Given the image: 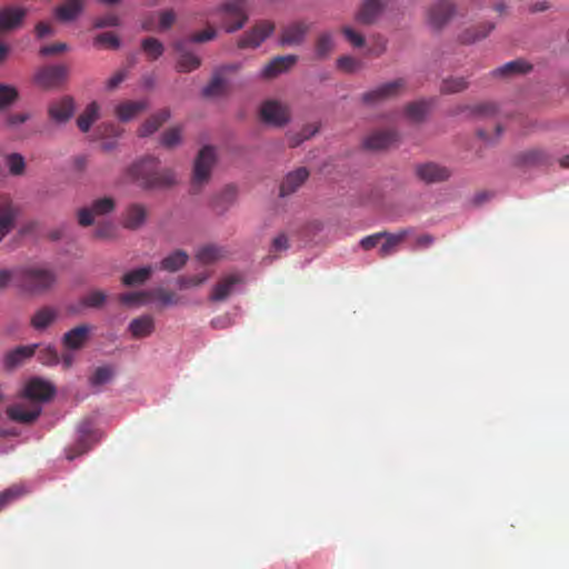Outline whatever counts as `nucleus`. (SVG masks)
Returning a JSON list of instances; mask_svg holds the SVG:
<instances>
[{
  "instance_id": "1",
  "label": "nucleus",
  "mask_w": 569,
  "mask_h": 569,
  "mask_svg": "<svg viewBox=\"0 0 569 569\" xmlns=\"http://www.w3.org/2000/svg\"><path fill=\"white\" fill-rule=\"evenodd\" d=\"M56 282L51 269L41 266H28L14 269V284L22 291L39 295L49 290Z\"/></svg>"
},
{
  "instance_id": "2",
  "label": "nucleus",
  "mask_w": 569,
  "mask_h": 569,
  "mask_svg": "<svg viewBox=\"0 0 569 569\" xmlns=\"http://www.w3.org/2000/svg\"><path fill=\"white\" fill-rule=\"evenodd\" d=\"M216 151L212 147L206 146L199 151L193 166V192H198L201 189V187L209 181L211 177V170L216 163Z\"/></svg>"
},
{
  "instance_id": "3",
  "label": "nucleus",
  "mask_w": 569,
  "mask_h": 569,
  "mask_svg": "<svg viewBox=\"0 0 569 569\" xmlns=\"http://www.w3.org/2000/svg\"><path fill=\"white\" fill-rule=\"evenodd\" d=\"M218 11L224 14L223 27L227 32L241 29L248 20L243 0H228Z\"/></svg>"
},
{
  "instance_id": "4",
  "label": "nucleus",
  "mask_w": 569,
  "mask_h": 569,
  "mask_svg": "<svg viewBox=\"0 0 569 569\" xmlns=\"http://www.w3.org/2000/svg\"><path fill=\"white\" fill-rule=\"evenodd\" d=\"M406 87V80L403 78H398L365 92L361 97V100L367 104H376L400 96Z\"/></svg>"
},
{
  "instance_id": "5",
  "label": "nucleus",
  "mask_w": 569,
  "mask_h": 569,
  "mask_svg": "<svg viewBox=\"0 0 569 569\" xmlns=\"http://www.w3.org/2000/svg\"><path fill=\"white\" fill-rule=\"evenodd\" d=\"M54 393L56 388L52 383L41 378H32L26 383L21 397L30 402L41 405V402L49 401Z\"/></svg>"
},
{
  "instance_id": "6",
  "label": "nucleus",
  "mask_w": 569,
  "mask_h": 569,
  "mask_svg": "<svg viewBox=\"0 0 569 569\" xmlns=\"http://www.w3.org/2000/svg\"><path fill=\"white\" fill-rule=\"evenodd\" d=\"M311 29V23L296 20L281 28L279 43L282 47L301 46Z\"/></svg>"
},
{
  "instance_id": "7",
  "label": "nucleus",
  "mask_w": 569,
  "mask_h": 569,
  "mask_svg": "<svg viewBox=\"0 0 569 569\" xmlns=\"http://www.w3.org/2000/svg\"><path fill=\"white\" fill-rule=\"evenodd\" d=\"M68 74L69 68L64 64L46 66L37 71L34 81L43 89H52L64 82Z\"/></svg>"
},
{
  "instance_id": "8",
  "label": "nucleus",
  "mask_w": 569,
  "mask_h": 569,
  "mask_svg": "<svg viewBox=\"0 0 569 569\" xmlns=\"http://www.w3.org/2000/svg\"><path fill=\"white\" fill-rule=\"evenodd\" d=\"M41 411V405L30 402L29 400L14 403L7 408L9 419L23 425L33 423L40 416Z\"/></svg>"
},
{
  "instance_id": "9",
  "label": "nucleus",
  "mask_w": 569,
  "mask_h": 569,
  "mask_svg": "<svg viewBox=\"0 0 569 569\" xmlns=\"http://www.w3.org/2000/svg\"><path fill=\"white\" fill-rule=\"evenodd\" d=\"M456 12L451 0H437L428 10V23L436 30L442 29Z\"/></svg>"
},
{
  "instance_id": "10",
  "label": "nucleus",
  "mask_w": 569,
  "mask_h": 569,
  "mask_svg": "<svg viewBox=\"0 0 569 569\" xmlns=\"http://www.w3.org/2000/svg\"><path fill=\"white\" fill-rule=\"evenodd\" d=\"M274 30V23L268 20L260 21L239 40V48H258Z\"/></svg>"
},
{
  "instance_id": "11",
  "label": "nucleus",
  "mask_w": 569,
  "mask_h": 569,
  "mask_svg": "<svg viewBox=\"0 0 569 569\" xmlns=\"http://www.w3.org/2000/svg\"><path fill=\"white\" fill-rule=\"evenodd\" d=\"M260 117L263 122L274 127L284 126L290 118L288 108L273 100L262 103L260 108Z\"/></svg>"
},
{
  "instance_id": "12",
  "label": "nucleus",
  "mask_w": 569,
  "mask_h": 569,
  "mask_svg": "<svg viewBox=\"0 0 569 569\" xmlns=\"http://www.w3.org/2000/svg\"><path fill=\"white\" fill-rule=\"evenodd\" d=\"M17 210L8 194L0 193V241L14 228Z\"/></svg>"
},
{
  "instance_id": "13",
  "label": "nucleus",
  "mask_w": 569,
  "mask_h": 569,
  "mask_svg": "<svg viewBox=\"0 0 569 569\" xmlns=\"http://www.w3.org/2000/svg\"><path fill=\"white\" fill-rule=\"evenodd\" d=\"M416 173L422 181L427 183L446 181L451 174L449 169L433 162L417 166Z\"/></svg>"
},
{
  "instance_id": "14",
  "label": "nucleus",
  "mask_w": 569,
  "mask_h": 569,
  "mask_svg": "<svg viewBox=\"0 0 569 569\" xmlns=\"http://www.w3.org/2000/svg\"><path fill=\"white\" fill-rule=\"evenodd\" d=\"M297 60L298 57L295 54L278 56L264 66L260 76L264 79L276 78L291 69L296 64Z\"/></svg>"
},
{
  "instance_id": "15",
  "label": "nucleus",
  "mask_w": 569,
  "mask_h": 569,
  "mask_svg": "<svg viewBox=\"0 0 569 569\" xmlns=\"http://www.w3.org/2000/svg\"><path fill=\"white\" fill-rule=\"evenodd\" d=\"M74 112V103L72 98L63 97L60 100L53 101L48 108V113L51 120L56 122L68 121Z\"/></svg>"
},
{
  "instance_id": "16",
  "label": "nucleus",
  "mask_w": 569,
  "mask_h": 569,
  "mask_svg": "<svg viewBox=\"0 0 569 569\" xmlns=\"http://www.w3.org/2000/svg\"><path fill=\"white\" fill-rule=\"evenodd\" d=\"M398 140V134L393 130H380L369 134L363 144L370 150H382L392 146Z\"/></svg>"
},
{
  "instance_id": "17",
  "label": "nucleus",
  "mask_w": 569,
  "mask_h": 569,
  "mask_svg": "<svg viewBox=\"0 0 569 569\" xmlns=\"http://www.w3.org/2000/svg\"><path fill=\"white\" fill-rule=\"evenodd\" d=\"M187 41H178L176 43V51L178 53L177 68L179 72H190L200 67L201 60L199 57L189 52L186 49Z\"/></svg>"
},
{
  "instance_id": "18",
  "label": "nucleus",
  "mask_w": 569,
  "mask_h": 569,
  "mask_svg": "<svg viewBox=\"0 0 569 569\" xmlns=\"http://www.w3.org/2000/svg\"><path fill=\"white\" fill-rule=\"evenodd\" d=\"M83 9V0H66L54 9V17L60 22H70L76 20Z\"/></svg>"
},
{
  "instance_id": "19",
  "label": "nucleus",
  "mask_w": 569,
  "mask_h": 569,
  "mask_svg": "<svg viewBox=\"0 0 569 569\" xmlns=\"http://www.w3.org/2000/svg\"><path fill=\"white\" fill-rule=\"evenodd\" d=\"M242 281L241 277L238 274H229L223 277L213 288L210 293V300L212 301H223L226 300L233 291L234 287Z\"/></svg>"
},
{
  "instance_id": "20",
  "label": "nucleus",
  "mask_w": 569,
  "mask_h": 569,
  "mask_svg": "<svg viewBox=\"0 0 569 569\" xmlns=\"http://www.w3.org/2000/svg\"><path fill=\"white\" fill-rule=\"evenodd\" d=\"M90 333V327L87 325H80L64 333L62 342L68 349H80L82 348Z\"/></svg>"
},
{
  "instance_id": "21",
  "label": "nucleus",
  "mask_w": 569,
  "mask_h": 569,
  "mask_svg": "<svg viewBox=\"0 0 569 569\" xmlns=\"http://www.w3.org/2000/svg\"><path fill=\"white\" fill-rule=\"evenodd\" d=\"M385 6V0H365L356 16V20L362 24L375 22Z\"/></svg>"
},
{
  "instance_id": "22",
  "label": "nucleus",
  "mask_w": 569,
  "mask_h": 569,
  "mask_svg": "<svg viewBox=\"0 0 569 569\" xmlns=\"http://www.w3.org/2000/svg\"><path fill=\"white\" fill-rule=\"evenodd\" d=\"M309 177L306 168H299L286 176L280 186V196L286 197L293 193Z\"/></svg>"
},
{
  "instance_id": "23",
  "label": "nucleus",
  "mask_w": 569,
  "mask_h": 569,
  "mask_svg": "<svg viewBox=\"0 0 569 569\" xmlns=\"http://www.w3.org/2000/svg\"><path fill=\"white\" fill-rule=\"evenodd\" d=\"M151 301L158 302L160 306L166 307L178 305L180 298L176 293L163 288H157L148 291L144 290V303Z\"/></svg>"
},
{
  "instance_id": "24",
  "label": "nucleus",
  "mask_w": 569,
  "mask_h": 569,
  "mask_svg": "<svg viewBox=\"0 0 569 569\" xmlns=\"http://www.w3.org/2000/svg\"><path fill=\"white\" fill-rule=\"evenodd\" d=\"M80 437L73 448L67 452V458L73 460L76 457L87 452L90 449L89 438L91 437L90 426L83 422L79 426Z\"/></svg>"
},
{
  "instance_id": "25",
  "label": "nucleus",
  "mask_w": 569,
  "mask_h": 569,
  "mask_svg": "<svg viewBox=\"0 0 569 569\" xmlns=\"http://www.w3.org/2000/svg\"><path fill=\"white\" fill-rule=\"evenodd\" d=\"M228 251L223 247H219L216 244H207L201 247L197 253L196 258L203 264L213 263L220 259L227 257Z\"/></svg>"
},
{
  "instance_id": "26",
  "label": "nucleus",
  "mask_w": 569,
  "mask_h": 569,
  "mask_svg": "<svg viewBox=\"0 0 569 569\" xmlns=\"http://www.w3.org/2000/svg\"><path fill=\"white\" fill-rule=\"evenodd\" d=\"M493 29L495 24L492 22H485L477 27L466 29L459 36V39L462 43H473L476 41L485 39Z\"/></svg>"
},
{
  "instance_id": "27",
  "label": "nucleus",
  "mask_w": 569,
  "mask_h": 569,
  "mask_svg": "<svg viewBox=\"0 0 569 569\" xmlns=\"http://www.w3.org/2000/svg\"><path fill=\"white\" fill-rule=\"evenodd\" d=\"M531 70V66L522 59L513 60L492 71L493 77H510L515 74L527 73Z\"/></svg>"
},
{
  "instance_id": "28",
  "label": "nucleus",
  "mask_w": 569,
  "mask_h": 569,
  "mask_svg": "<svg viewBox=\"0 0 569 569\" xmlns=\"http://www.w3.org/2000/svg\"><path fill=\"white\" fill-rule=\"evenodd\" d=\"M26 11L20 8H7L0 12V30H11L18 27Z\"/></svg>"
},
{
  "instance_id": "29",
  "label": "nucleus",
  "mask_w": 569,
  "mask_h": 569,
  "mask_svg": "<svg viewBox=\"0 0 569 569\" xmlns=\"http://www.w3.org/2000/svg\"><path fill=\"white\" fill-rule=\"evenodd\" d=\"M228 91V81L221 71L216 72L210 82L203 88L202 94L208 98H216L226 94Z\"/></svg>"
},
{
  "instance_id": "30",
  "label": "nucleus",
  "mask_w": 569,
  "mask_h": 569,
  "mask_svg": "<svg viewBox=\"0 0 569 569\" xmlns=\"http://www.w3.org/2000/svg\"><path fill=\"white\" fill-rule=\"evenodd\" d=\"M408 236L407 230H401L397 233H388L382 239L385 242L379 248V256L381 258H386L398 250L399 244L406 239Z\"/></svg>"
},
{
  "instance_id": "31",
  "label": "nucleus",
  "mask_w": 569,
  "mask_h": 569,
  "mask_svg": "<svg viewBox=\"0 0 569 569\" xmlns=\"http://www.w3.org/2000/svg\"><path fill=\"white\" fill-rule=\"evenodd\" d=\"M37 346H21L9 352L6 357V366L9 369L21 365L26 359L34 355Z\"/></svg>"
},
{
  "instance_id": "32",
  "label": "nucleus",
  "mask_w": 569,
  "mask_h": 569,
  "mask_svg": "<svg viewBox=\"0 0 569 569\" xmlns=\"http://www.w3.org/2000/svg\"><path fill=\"white\" fill-rule=\"evenodd\" d=\"M335 48L333 36L331 32H321L315 42V53L318 59H326Z\"/></svg>"
},
{
  "instance_id": "33",
  "label": "nucleus",
  "mask_w": 569,
  "mask_h": 569,
  "mask_svg": "<svg viewBox=\"0 0 569 569\" xmlns=\"http://www.w3.org/2000/svg\"><path fill=\"white\" fill-rule=\"evenodd\" d=\"M189 256L183 250H176L171 254L167 256L161 261V268L163 270L174 272L181 269L188 261Z\"/></svg>"
},
{
  "instance_id": "34",
  "label": "nucleus",
  "mask_w": 569,
  "mask_h": 569,
  "mask_svg": "<svg viewBox=\"0 0 569 569\" xmlns=\"http://www.w3.org/2000/svg\"><path fill=\"white\" fill-rule=\"evenodd\" d=\"M519 161L528 166H546L550 163V157L541 149H531L522 152Z\"/></svg>"
},
{
  "instance_id": "35",
  "label": "nucleus",
  "mask_w": 569,
  "mask_h": 569,
  "mask_svg": "<svg viewBox=\"0 0 569 569\" xmlns=\"http://www.w3.org/2000/svg\"><path fill=\"white\" fill-rule=\"evenodd\" d=\"M57 318V312L53 308L44 307L38 310L31 318V326L37 330H43L49 327Z\"/></svg>"
},
{
  "instance_id": "36",
  "label": "nucleus",
  "mask_w": 569,
  "mask_h": 569,
  "mask_svg": "<svg viewBox=\"0 0 569 569\" xmlns=\"http://www.w3.org/2000/svg\"><path fill=\"white\" fill-rule=\"evenodd\" d=\"M99 106L91 102L86 110L79 116L77 124L82 132L89 131L91 124L98 119Z\"/></svg>"
},
{
  "instance_id": "37",
  "label": "nucleus",
  "mask_w": 569,
  "mask_h": 569,
  "mask_svg": "<svg viewBox=\"0 0 569 569\" xmlns=\"http://www.w3.org/2000/svg\"><path fill=\"white\" fill-rule=\"evenodd\" d=\"M142 110V102L126 101L116 108V114L121 121H129Z\"/></svg>"
},
{
  "instance_id": "38",
  "label": "nucleus",
  "mask_w": 569,
  "mask_h": 569,
  "mask_svg": "<svg viewBox=\"0 0 569 569\" xmlns=\"http://www.w3.org/2000/svg\"><path fill=\"white\" fill-rule=\"evenodd\" d=\"M142 223V206L133 203L128 207L123 217V226L128 229H137Z\"/></svg>"
},
{
  "instance_id": "39",
  "label": "nucleus",
  "mask_w": 569,
  "mask_h": 569,
  "mask_svg": "<svg viewBox=\"0 0 569 569\" xmlns=\"http://www.w3.org/2000/svg\"><path fill=\"white\" fill-rule=\"evenodd\" d=\"M114 371L110 366H102L94 369L93 373L89 377V383L92 387H99L110 382L113 378Z\"/></svg>"
},
{
  "instance_id": "40",
  "label": "nucleus",
  "mask_w": 569,
  "mask_h": 569,
  "mask_svg": "<svg viewBox=\"0 0 569 569\" xmlns=\"http://www.w3.org/2000/svg\"><path fill=\"white\" fill-rule=\"evenodd\" d=\"M170 118L169 109H161L144 121V136L153 133Z\"/></svg>"
},
{
  "instance_id": "41",
  "label": "nucleus",
  "mask_w": 569,
  "mask_h": 569,
  "mask_svg": "<svg viewBox=\"0 0 569 569\" xmlns=\"http://www.w3.org/2000/svg\"><path fill=\"white\" fill-rule=\"evenodd\" d=\"M93 44L104 49L117 50L120 47V39L113 32H102L94 37Z\"/></svg>"
},
{
  "instance_id": "42",
  "label": "nucleus",
  "mask_w": 569,
  "mask_h": 569,
  "mask_svg": "<svg viewBox=\"0 0 569 569\" xmlns=\"http://www.w3.org/2000/svg\"><path fill=\"white\" fill-rule=\"evenodd\" d=\"M9 172L13 176H21L26 169L24 158L20 153H10L6 158Z\"/></svg>"
},
{
  "instance_id": "43",
  "label": "nucleus",
  "mask_w": 569,
  "mask_h": 569,
  "mask_svg": "<svg viewBox=\"0 0 569 569\" xmlns=\"http://www.w3.org/2000/svg\"><path fill=\"white\" fill-rule=\"evenodd\" d=\"M428 111V103L426 101H417L409 103L406 107V114L412 121H421Z\"/></svg>"
},
{
  "instance_id": "44",
  "label": "nucleus",
  "mask_w": 569,
  "mask_h": 569,
  "mask_svg": "<svg viewBox=\"0 0 569 569\" xmlns=\"http://www.w3.org/2000/svg\"><path fill=\"white\" fill-rule=\"evenodd\" d=\"M468 87V82L465 78H448L442 81L441 92L442 93H457L463 91Z\"/></svg>"
},
{
  "instance_id": "45",
  "label": "nucleus",
  "mask_w": 569,
  "mask_h": 569,
  "mask_svg": "<svg viewBox=\"0 0 569 569\" xmlns=\"http://www.w3.org/2000/svg\"><path fill=\"white\" fill-rule=\"evenodd\" d=\"M116 202L111 197H103L92 202L91 209L96 216H103L114 210Z\"/></svg>"
},
{
  "instance_id": "46",
  "label": "nucleus",
  "mask_w": 569,
  "mask_h": 569,
  "mask_svg": "<svg viewBox=\"0 0 569 569\" xmlns=\"http://www.w3.org/2000/svg\"><path fill=\"white\" fill-rule=\"evenodd\" d=\"M181 128L173 127L164 131L161 136V144L166 148H173L181 141Z\"/></svg>"
},
{
  "instance_id": "47",
  "label": "nucleus",
  "mask_w": 569,
  "mask_h": 569,
  "mask_svg": "<svg viewBox=\"0 0 569 569\" xmlns=\"http://www.w3.org/2000/svg\"><path fill=\"white\" fill-rule=\"evenodd\" d=\"M208 273H200L194 276H182L178 279V286L180 289H189L202 284L207 279Z\"/></svg>"
},
{
  "instance_id": "48",
  "label": "nucleus",
  "mask_w": 569,
  "mask_h": 569,
  "mask_svg": "<svg viewBox=\"0 0 569 569\" xmlns=\"http://www.w3.org/2000/svg\"><path fill=\"white\" fill-rule=\"evenodd\" d=\"M107 300V295L101 290H93L87 293L82 298V303L86 307L90 308H99L101 307Z\"/></svg>"
},
{
  "instance_id": "49",
  "label": "nucleus",
  "mask_w": 569,
  "mask_h": 569,
  "mask_svg": "<svg viewBox=\"0 0 569 569\" xmlns=\"http://www.w3.org/2000/svg\"><path fill=\"white\" fill-rule=\"evenodd\" d=\"M18 98L16 88L7 84H0V109H3L13 103Z\"/></svg>"
},
{
  "instance_id": "50",
  "label": "nucleus",
  "mask_w": 569,
  "mask_h": 569,
  "mask_svg": "<svg viewBox=\"0 0 569 569\" xmlns=\"http://www.w3.org/2000/svg\"><path fill=\"white\" fill-rule=\"evenodd\" d=\"M162 52L163 46L159 40L154 38L144 39V56L151 59H157L162 54Z\"/></svg>"
},
{
  "instance_id": "51",
  "label": "nucleus",
  "mask_w": 569,
  "mask_h": 569,
  "mask_svg": "<svg viewBox=\"0 0 569 569\" xmlns=\"http://www.w3.org/2000/svg\"><path fill=\"white\" fill-rule=\"evenodd\" d=\"M118 301L127 308L139 307L142 305V291L121 293L118 296Z\"/></svg>"
},
{
  "instance_id": "52",
  "label": "nucleus",
  "mask_w": 569,
  "mask_h": 569,
  "mask_svg": "<svg viewBox=\"0 0 569 569\" xmlns=\"http://www.w3.org/2000/svg\"><path fill=\"white\" fill-rule=\"evenodd\" d=\"M360 64L358 59L350 56H342L337 60V67L348 73L357 71Z\"/></svg>"
},
{
  "instance_id": "53",
  "label": "nucleus",
  "mask_w": 569,
  "mask_h": 569,
  "mask_svg": "<svg viewBox=\"0 0 569 569\" xmlns=\"http://www.w3.org/2000/svg\"><path fill=\"white\" fill-rule=\"evenodd\" d=\"M39 360L47 366L57 365L59 362L58 352L52 347H44L39 350L38 353Z\"/></svg>"
},
{
  "instance_id": "54",
  "label": "nucleus",
  "mask_w": 569,
  "mask_h": 569,
  "mask_svg": "<svg viewBox=\"0 0 569 569\" xmlns=\"http://www.w3.org/2000/svg\"><path fill=\"white\" fill-rule=\"evenodd\" d=\"M342 34L346 39L356 48H361L365 46V38L361 33L357 32L351 27H343L341 29Z\"/></svg>"
},
{
  "instance_id": "55",
  "label": "nucleus",
  "mask_w": 569,
  "mask_h": 569,
  "mask_svg": "<svg viewBox=\"0 0 569 569\" xmlns=\"http://www.w3.org/2000/svg\"><path fill=\"white\" fill-rule=\"evenodd\" d=\"M290 247L289 238L286 233H279L273 238L270 247V252L273 254L280 253L282 251L288 250Z\"/></svg>"
},
{
  "instance_id": "56",
  "label": "nucleus",
  "mask_w": 569,
  "mask_h": 569,
  "mask_svg": "<svg viewBox=\"0 0 569 569\" xmlns=\"http://www.w3.org/2000/svg\"><path fill=\"white\" fill-rule=\"evenodd\" d=\"M120 23V19L114 13H108L102 17L94 19L93 27L97 29H102L107 27H117Z\"/></svg>"
},
{
  "instance_id": "57",
  "label": "nucleus",
  "mask_w": 569,
  "mask_h": 569,
  "mask_svg": "<svg viewBox=\"0 0 569 569\" xmlns=\"http://www.w3.org/2000/svg\"><path fill=\"white\" fill-rule=\"evenodd\" d=\"M22 495V490L19 487H11L0 492V510L12 502L14 499Z\"/></svg>"
},
{
  "instance_id": "58",
  "label": "nucleus",
  "mask_w": 569,
  "mask_h": 569,
  "mask_svg": "<svg viewBox=\"0 0 569 569\" xmlns=\"http://www.w3.org/2000/svg\"><path fill=\"white\" fill-rule=\"evenodd\" d=\"M114 233L116 228L109 222L99 224L94 230V237L99 239H111L114 237Z\"/></svg>"
},
{
  "instance_id": "59",
  "label": "nucleus",
  "mask_w": 569,
  "mask_h": 569,
  "mask_svg": "<svg viewBox=\"0 0 569 569\" xmlns=\"http://www.w3.org/2000/svg\"><path fill=\"white\" fill-rule=\"evenodd\" d=\"M122 283L124 286H136L142 283V267L136 268L131 272L126 273L122 277Z\"/></svg>"
},
{
  "instance_id": "60",
  "label": "nucleus",
  "mask_w": 569,
  "mask_h": 569,
  "mask_svg": "<svg viewBox=\"0 0 569 569\" xmlns=\"http://www.w3.org/2000/svg\"><path fill=\"white\" fill-rule=\"evenodd\" d=\"M497 112V106L492 102L480 103L471 108V113L477 116H493Z\"/></svg>"
},
{
  "instance_id": "61",
  "label": "nucleus",
  "mask_w": 569,
  "mask_h": 569,
  "mask_svg": "<svg viewBox=\"0 0 569 569\" xmlns=\"http://www.w3.org/2000/svg\"><path fill=\"white\" fill-rule=\"evenodd\" d=\"M385 236H387V232H378L367 236L363 239H361L360 246L363 250H370L377 247Z\"/></svg>"
},
{
  "instance_id": "62",
  "label": "nucleus",
  "mask_w": 569,
  "mask_h": 569,
  "mask_svg": "<svg viewBox=\"0 0 569 569\" xmlns=\"http://www.w3.org/2000/svg\"><path fill=\"white\" fill-rule=\"evenodd\" d=\"M68 50V46L63 42H57L40 48V54L43 57L59 54Z\"/></svg>"
},
{
  "instance_id": "63",
  "label": "nucleus",
  "mask_w": 569,
  "mask_h": 569,
  "mask_svg": "<svg viewBox=\"0 0 569 569\" xmlns=\"http://www.w3.org/2000/svg\"><path fill=\"white\" fill-rule=\"evenodd\" d=\"M317 132V129H311L310 127H306L302 131L289 139V146L295 148L299 146L302 141L309 139Z\"/></svg>"
},
{
  "instance_id": "64",
  "label": "nucleus",
  "mask_w": 569,
  "mask_h": 569,
  "mask_svg": "<svg viewBox=\"0 0 569 569\" xmlns=\"http://www.w3.org/2000/svg\"><path fill=\"white\" fill-rule=\"evenodd\" d=\"M142 176V163L140 161L134 162L128 168L126 172V180L130 182H138Z\"/></svg>"
}]
</instances>
